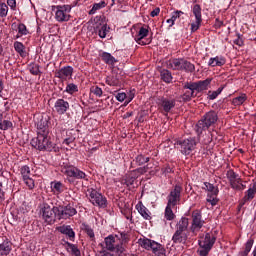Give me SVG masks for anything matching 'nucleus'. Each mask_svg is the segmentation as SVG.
<instances>
[{
	"label": "nucleus",
	"instance_id": "obj_1",
	"mask_svg": "<svg viewBox=\"0 0 256 256\" xmlns=\"http://www.w3.org/2000/svg\"><path fill=\"white\" fill-rule=\"evenodd\" d=\"M212 81L213 78H206L205 80H199L196 82H185L183 85V89L188 90L184 92L181 96L182 101H184V103H189L191 99H195V97H197L195 91L196 93H203V91H207Z\"/></svg>",
	"mask_w": 256,
	"mask_h": 256
},
{
	"label": "nucleus",
	"instance_id": "obj_2",
	"mask_svg": "<svg viewBox=\"0 0 256 256\" xmlns=\"http://www.w3.org/2000/svg\"><path fill=\"white\" fill-rule=\"evenodd\" d=\"M219 121V114L215 110L206 112L202 118L196 123L194 129L196 135H203L204 131H208L210 127H213Z\"/></svg>",
	"mask_w": 256,
	"mask_h": 256
},
{
	"label": "nucleus",
	"instance_id": "obj_3",
	"mask_svg": "<svg viewBox=\"0 0 256 256\" xmlns=\"http://www.w3.org/2000/svg\"><path fill=\"white\" fill-rule=\"evenodd\" d=\"M34 149L52 153H59L61 151V148L56 143L49 141L47 135L42 133H37Z\"/></svg>",
	"mask_w": 256,
	"mask_h": 256
},
{
	"label": "nucleus",
	"instance_id": "obj_4",
	"mask_svg": "<svg viewBox=\"0 0 256 256\" xmlns=\"http://www.w3.org/2000/svg\"><path fill=\"white\" fill-rule=\"evenodd\" d=\"M215 241H217V237H215L211 232H206L201 240H198V245L200 247L198 250V255L208 256L213 249V245H215Z\"/></svg>",
	"mask_w": 256,
	"mask_h": 256
},
{
	"label": "nucleus",
	"instance_id": "obj_5",
	"mask_svg": "<svg viewBox=\"0 0 256 256\" xmlns=\"http://www.w3.org/2000/svg\"><path fill=\"white\" fill-rule=\"evenodd\" d=\"M37 211H39V216L42 217L43 221L48 225H53L55 221H57V212L55 211V206L51 208V206L42 202L39 204Z\"/></svg>",
	"mask_w": 256,
	"mask_h": 256
},
{
	"label": "nucleus",
	"instance_id": "obj_6",
	"mask_svg": "<svg viewBox=\"0 0 256 256\" xmlns=\"http://www.w3.org/2000/svg\"><path fill=\"white\" fill-rule=\"evenodd\" d=\"M176 149H179L182 155H191V152L195 151L197 147V138L188 137L186 139H178L174 143Z\"/></svg>",
	"mask_w": 256,
	"mask_h": 256
},
{
	"label": "nucleus",
	"instance_id": "obj_7",
	"mask_svg": "<svg viewBox=\"0 0 256 256\" xmlns=\"http://www.w3.org/2000/svg\"><path fill=\"white\" fill-rule=\"evenodd\" d=\"M64 169V174L66 175L67 181L68 183H70V185H75L76 179H83L84 181H89V177L87 176V174L81 169H78L76 166L68 165L65 166Z\"/></svg>",
	"mask_w": 256,
	"mask_h": 256
},
{
	"label": "nucleus",
	"instance_id": "obj_8",
	"mask_svg": "<svg viewBox=\"0 0 256 256\" xmlns=\"http://www.w3.org/2000/svg\"><path fill=\"white\" fill-rule=\"evenodd\" d=\"M156 103L158 105L159 111H161L163 115H169V113L175 109L177 100L173 97L160 96L157 98Z\"/></svg>",
	"mask_w": 256,
	"mask_h": 256
},
{
	"label": "nucleus",
	"instance_id": "obj_9",
	"mask_svg": "<svg viewBox=\"0 0 256 256\" xmlns=\"http://www.w3.org/2000/svg\"><path fill=\"white\" fill-rule=\"evenodd\" d=\"M87 193L89 195V201L94 205V207H99V209H107V197L102 195L95 188H88Z\"/></svg>",
	"mask_w": 256,
	"mask_h": 256
},
{
	"label": "nucleus",
	"instance_id": "obj_10",
	"mask_svg": "<svg viewBox=\"0 0 256 256\" xmlns=\"http://www.w3.org/2000/svg\"><path fill=\"white\" fill-rule=\"evenodd\" d=\"M203 185L202 190L207 193V203H210L212 207H215V205L219 203V198H217V195H219V187L211 184L210 182H204Z\"/></svg>",
	"mask_w": 256,
	"mask_h": 256
},
{
	"label": "nucleus",
	"instance_id": "obj_11",
	"mask_svg": "<svg viewBox=\"0 0 256 256\" xmlns=\"http://www.w3.org/2000/svg\"><path fill=\"white\" fill-rule=\"evenodd\" d=\"M71 9L73 7L71 5H57L54 6L53 11L55 12V19L58 23H66L71 19Z\"/></svg>",
	"mask_w": 256,
	"mask_h": 256
},
{
	"label": "nucleus",
	"instance_id": "obj_12",
	"mask_svg": "<svg viewBox=\"0 0 256 256\" xmlns=\"http://www.w3.org/2000/svg\"><path fill=\"white\" fill-rule=\"evenodd\" d=\"M54 211L57 213V219L61 221V219H70V217H74L77 215V209L73 207L71 204L66 206H54Z\"/></svg>",
	"mask_w": 256,
	"mask_h": 256
},
{
	"label": "nucleus",
	"instance_id": "obj_13",
	"mask_svg": "<svg viewBox=\"0 0 256 256\" xmlns=\"http://www.w3.org/2000/svg\"><path fill=\"white\" fill-rule=\"evenodd\" d=\"M181 193H183V186L179 183L173 185L167 196V203L177 206L181 201Z\"/></svg>",
	"mask_w": 256,
	"mask_h": 256
},
{
	"label": "nucleus",
	"instance_id": "obj_14",
	"mask_svg": "<svg viewBox=\"0 0 256 256\" xmlns=\"http://www.w3.org/2000/svg\"><path fill=\"white\" fill-rule=\"evenodd\" d=\"M204 225H205V220H203V213L201 212V210L196 209L192 211V223L190 226V231L192 233L201 231Z\"/></svg>",
	"mask_w": 256,
	"mask_h": 256
},
{
	"label": "nucleus",
	"instance_id": "obj_15",
	"mask_svg": "<svg viewBox=\"0 0 256 256\" xmlns=\"http://www.w3.org/2000/svg\"><path fill=\"white\" fill-rule=\"evenodd\" d=\"M147 27V28H146ZM146 27H141L137 33V35L135 36L134 40L136 41V43L138 45H151L153 38H147L145 39V37L149 36V26ZM145 39V40H143Z\"/></svg>",
	"mask_w": 256,
	"mask_h": 256
},
{
	"label": "nucleus",
	"instance_id": "obj_16",
	"mask_svg": "<svg viewBox=\"0 0 256 256\" xmlns=\"http://www.w3.org/2000/svg\"><path fill=\"white\" fill-rule=\"evenodd\" d=\"M73 67L72 66H64L59 70H56L54 75L57 79H61V81H67V79H71L73 77Z\"/></svg>",
	"mask_w": 256,
	"mask_h": 256
},
{
	"label": "nucleus",
	"instance_id": "obj_17",
	"mask_svg": "<svg viewBox=\"0 0 256 256\" xmlns=\"http://www.w3.org/2000/svg\"><path fill=\"white\" fill-rule=\"evenodd\" d=\"M37 133L49 135V117L40 116L39 121L36 123Z\"/></svg>",
	"mask_w": 256,
	"mask_h": 256
},
{
	"label": "nucleus",
	"instance_id": "obj_18",
	"mask_svg": "<svg viewBox=\"0 0 256 256\" xmlns=\"http://www.w3.org/2000/svg\"><path fill=\"white\" fill-rule=\"evenodd\" d=\"M256 195V181L253 184H250L249 189L245 192L244 197L240 201V207H243L245 203L253 201Z\"/></svg>",
	"mask_w": 256,
	"mask_h": 256
},
{
	"label": "nucleus",
	"instance_id": "obj_19",
	"mask_svg": "<svg viewBox=\"0 0 256 256\" xmlns=\"http://www.w3.org/2000/svg\"><path fill=\"white\" fill-rule=\"evenodd\" d=\"M69 102L63 98L56 100L54 109L58 115H65L66 111H69Z\"/></svg>",
	"mask_w": 256,
	"mask_h": 256
},
{
	"label": "nucleus",
	"instance_id": "obj_20",
	"mask_svg": "<svg viewBox=\"0 0 256 256\" xmlns=\"http://www.w3.org/2000/svg\"><path fill=\"white\" fill-rule=\"evenodd\" d=\"M136 211H138L139 215L145 220V221H151L153 217L151 216V211L149 208H146L143 205L142 201H139L135 206Z\"/></svg>",
	"mask_w": 256,
	"mask_h": 256
},
{
	"label": "nucleus",
	"instance_id": "obj_21",
	"mask_svg": "<svg viewBox=\"0 0 256 256\" xmlns=\"http://www.w3.org/2000/svg\"><path fill=\"white\" fill-rule=\"evenodd\" d=\"M22 179L29 189H33V178H31V169L29 166H23L21 168Z\"/></svg>",
	"mask_w": 256,
	"mask_h": 256
},
{
	"label": "nucleus",
	"instance_id": "obj_22",
	"mask_svg": "<svg viewBox=\"0 0 256 256\" xmlns=\"http://www.w3.org/2000/svg\"><path fill=\"white\" fill-rule=\"evenodd\" d=\"M226 177L230 183V186L232 187V189L235 188V186L238 183H241L242 179L241 176H239V174H237L234 170L230 169L227 171L226 173Z\"/></svg>",
	"mask_w": 256,
	"mask_h": 256
},
{
	"label": "nucleus",
	"instance_id": "obj_23",
	"mask_svg": "<svg viewBox=\"0 0 256 256\" xmlns=\"http://www.w3.org/2000/svg\"><path fill=\"white\" fill-rule=\"evenodd\" d=\"M139 179V175L133 174V171L126 173L120 180L121 185H126L127 187H131Z\"/></svg>",
	"mask_w": 256,
	"mask_h": 256
},
{
	"label": "nucleus",
	"instance_id": "obj_24",
	"mask_svg": "<svg viewBox=\"0 0 256 256\" xmlns=\"http://www.w3.org/2000/svg\"><path fill=\"white\" fill-rule=\"evenodd\" d=\"M188 235L184 230H179L176 229V231L174 232L173 236H172V241L175 244H179V243H187V239H188Z\"/></svg>",
	"mask_w": 256,
	"mask_h": 256
},
{
	"label": "nucleus",
	"instance_id": "obj_25",
	"mask_svg": "<svg viewBox=\"0 0 256 256\" xmlns=\"http://www.w3.org/2000/svg\"><path fill=\"white\" fill-rule=\"evenodd\" d=\"M11 245L12 243L7 239V237L2 238V241H0V255H9L11 253Z\"/></svg>",
	"mask_w": 256,
	"mask_h": 256
},
{
	"label": "nucleus",
	"instance_id": "obj_26",
	"mask_svg": "<svg viewBox=\"0 0 256 256\" xmlns=\"http://www.w3.org/2000/svg\"><path fill=\"white\" fill-rule=\"evenodd\" d=\"M138 243L140 247L146 249V251H153V249L157 246V242L149 238H140Z\"/></svg>",
	"mask_w": 256,
	"mask_h": 256
},
{
	"label": "nucleus",
	"instance_id": "obj_27",
	"mask_svg": "<svg viewBox=\"0 0 256 256\" xmlns=\"http://www.w3.org/2000/svg\"><path fill=\"white\" fill-rule=\"evenodd\" d=\"M183 67V58H173L167 62V68L173 71H181Z\"/></svg>",
	"mask_w": 256,
	"mask_h": 256
},
{
	"label": "nucleus",
	"instance_id": "obj_28",
	"mask_svg": "<svg viewBox=\"0 0 256 256\" xmlns=\"http://www.w3.org/2000/svg\"><path fill=\"white\" fill-rule=\"evenodd\" d=\"M117 239V235H114V234H110L108 235L107 237L104 238V243H105V249L107 251H110V252H113L115 251V243H116V240Z\"/></svg>",
	"mask_w": 256,
	"mask_h": 256
},
{
	"label": "nucleus",
	"instance_id": "obj_29",
	"mask_svg": "<svg viewBox=\"0 0 256 256\" xmlns=\"http://www.w3.org/2000/svg\"><path fill=\"white\" fill-rule=\"evenodd\" d=\"M64 242V247L68 253H71L73 256H81V250H79V247H77L76 244H72L69 241L62 240Z\"/></svg>",
	"mask_w": 256,
	"mask_h": 256
},
{
	"label": "nucleus",
	"instance_id": "obj_30",
	"mask_svg": "<svg viewBox=\"0 0 256 256\" xmlns=\"http://www.w3.org/2000/svg\"><path fill=\"white\" fill-rule=\"evenodd\" d=\"M109 27L107 26V24H96L94 26V31L95 33H98V36L100 37V39H105V37H107V33H109Z\"/></svg>",
	"mask_w": 256,
	"mask_h": 256
},
{
	"label": "nucleus",
	"instance_id": "obj_31",
	"mask_svg": "<svg viewBox=\"0 0 256 256\" xmlns=\"http://www.w3.org/2000/svg\"><path fill=\"white\" fill-rule=\"evenodd\" d=\"M227 63V59L224 56H216L214 58H210L208 62L209 67H223Z\"/></svg>",
	"mask_w": 256,
	"mask_h": 256
},
{
	"label": "nucleus",
	"instance_id": "obj_32",
	"mask_svg": "<svg viewBox=\"0 0 256 256\" xmlns=\"http://www.w3.org/2000/svg\"><path fill=\"white\" fill-rule=\"evenodd\" d=\"M151 161V157L145 156L144 154H138L136 157L133 159V162L138 166V167H143L145 166L146 163H149Z\"/></svg>",
	"mask_w": 256,
	"mask_h": 256
},
{
	"label": "nucleus",
	"instance_id": "obj_33",
	"mask_svg": "<svg viewBox=\"0 0 256 256\" xmlns=\"http://www.w3.org/2000/svg\"><path fill=\"white\" fill-rule=\"evenodd\" d=\"M197 138L200 141L201 145H211L213 143V134L211 132L200 134Z\"/></svg>",
	"mask_w": 256,
	"mask_h": 256
},
{
	"label": "nucleus",
	"instance_id": "obj_34",
	"mask_svg": "<svg viewBox=\"0 0 256 256\" xmlns=\"http://www.w3.org/2000/svg\"><path fill=\"white\" fill-rule=\"evenodd\" d=\"M173 207H176V206L167 203V206L164 212V219H166V221H173L177 217L175 213H173Z\"/></svg>",
	"mask_w": 256,
	"mask_h": 256
},
{
	"label": "nucleus",
	"instance_id": "obj_35",
	"mask_svg": "<svg viewBox=\"0 0 256 256\" xmlns=\"http://www.w3.org/2000/svg\"><path fill=\"white\" fill-rule=\"evenodd\" d=\"M160 79L164 83H173V74L168 69L160 70Z\"/></svg>",
	"mask_w": 256,
	"mask_h": 256
},
{
	"label": "nucleus",
	"instance_id": "obj_36",
	"mask_svg": "<svg viewBox=\"0 0 256 256\" xmlns=\"http://www.w3.org/2000/svg\"><path fill=\"white\" fill-rule=\"evenodd\" d=\"M81 231L86 233V235L91 239V241H95V231H93V228L87 223H82L80 227Z\"/></svg>",
	"mask_w": 256,
	"mask_h": 256
},
{
	"label": "nucleus",
	"instance_id": "obj_37",
	"mask_svg": "<svg viewBox=\"0 0 256 256\" xmlns=\"http://www.w3.org/2000/svg\"><path fill=\"white\" fill-rule=\"evenodd\" d=\"M51 189L56 195H61L65 191V185L61 181L51 182Z\"/></svg>",
	"mask_w": 256,
	"mask_h": 256
},
{
	"label": "nucleus",
	"instance_id": "obj_38",
	"mask_svg": "<svg viewBox=\"0 0 256 256\" xmlns=\"http://www.w3.org/2000/svg\"><path fill=\"white\" fill-rule=\"evenodd\" d=\"M176 229L180 231H187L189 229V218L183 216L180 218V220L176 223Z\"/></svg>",
	"mask_w": 256,
	"mask_h": 256
},
{
	"label": "nucleus",
	"instance_id": "obj_39",
	"mask_svg": "<svg viewBox=\"0 0 256 256\" xmlns=\"http://www.w3.org/2000/svg\"><path fill=\"white\" fill-rule=\"evenodd\" d=\"M100 57L102 61L106 63V65H115V63H117V59H115V57H113L111 53L103 52L102 54H100Z\"/></svg>",
	"mask_w": 256,
	"mask_h": 256
},
{
	"label": "nucleus",
	"instance_id": "obj_40",
	"mask_svg": "<svg viewBox=\"0 0 256 256\" xmlns=\"http://www.w3.org/2000/svg\"><path fill=\"white\" fill-rule=\"evenodd\" d=\"M60 233H62V235H67V237H69L70 241H74L75 239V231H73V228H71V226H62L60 228Z\"/></svg>",
	"mask_w": 256,
	"mask_h": 256
},
{
	"label": "nucleus",
	"instance_id": "obj_41",
	"mask_svg": "<svg viewBox=\"0 0 256 256\" xmlns=\"http://www.w3.org/2000/svg\"><path fill=\"white\" fill-rule=\"evenodd\" d=\"M181 71H184L185 73H195V64L183 59Z\"/></svg>",
	"mask_w": 256,
	"mask_h": 256
},
{
	"label": "nucleus",
	"instance_id": "obj_42",
	"mask_svg": "<svg viewBox=\"0 0 256 256\" xmlns=\"http://www.w3.org/2000/svg\"><path fill=\"white\" fill-rule=\"evenodd\" d=\"M245 101H247V94L242 93L240 96L232 99V105H234V107H241Z\"/></svg>",
	"mask_w": 256,
	"mask_h": 256
},
{
	"label": "nucleus",
	"instance_id": "obj_43",
	"mask_svg": "<svg viewBox=\"0 0 256 256\" xmlns=\"http://www.w3.org/2000/svg\"><path fill=\"white\" fill-rule=\"evenodd\" d=\"M201 11H202L201 5L194 4L192 6V13H193L196 21H203V15H202Z\"/></svg>",
	"mask_w": 256,
	"mask_h": 256
},
{
	"label": "nucleus",
	"instance_id": "obj_44",
	"mask_svg": "<svg viewBox=\"0 0 256 256\" xmlns=\"http://www.w3.org/2000/svg\"><path fill=\"white\" fill-rule=\"evenodd\" d=\"M105 7H107V3L104 0L99 3H94L92 9L89 11V15H95L97 11L105 9Z\"/></svg>",
	"mask_w": 256,
	"mask_h": 256
},
{
	"label": "nucleus",
	"instance_id": "obj_45",
	"mask_svg": "<svg viewBox=\"0 0 256 256\" xmlns=\"http://www.w3.org/2000/svg\"><path fill=\"white\" fill-rule=\"evenodd\" d=\"M152 252L156 256H167V250H165V247H163V245L159 244L158 242H156V246H154Z\"/></svg>",
	"mask_w": 256,
	"mask_h": 256
},
{
	"label": "nucleus",
	"instance_id": "obj_46",
	"mask_svg": "<svg viewBox=\"0 0 256 256\" xmlns=\"http://www.w3.org/2000/svg\"><path fill=\"white\" fill-rule=\"evenodd\" d=\"M149 169H153V167H151V164H146L142 167L132 170V173L138 175L139 177L140 175H145V173H147Z\"/></svg>",
	"mask_w": 256,
	"mask_h": 256
},
{
	"label": "nucleus",
	"instance_id": "obj_47",
	"mask_svg": "<svg viewBox=\"0 0 256 256\" xmlns=\"http://www.w3.org/2000/svg\"><path fill=\"white\" fill-rule=\"evenodd\" d=\"M223 89H225V85L220 86L216 91H208V97L209 101H214L216 97H219L221 93H223Z\"/></svg>",
	"mask_w": 256,
	"mask_h": 256
},
{
	"label": "nucleus",
	"instance_id": "obj_48",
	"mask_svg": "<svg viewBox=\"0 0 256 256\" xmlns=\"http://www.w3.org/2000/svg\"><path fill=\"white\" fill-rule=\"evenodd\" d=\"M254 244H255V238L250 237L244 244V250L241 252L246 255H249V253H251V249H253Z\"/></svg>",
	"mask_w": 256,
	"mask_h": 256
},
{
	"label": "nucleus",
	"instance_id": "obj_49",
	"mask_svg": "<svg viewBox=\"0 0 256 256\" xmlns=\"http://www.w3.org/2000/svg\"><path fill=\"white\" fill-rule=\"evenodd\" d=\"M161 173H162V175H165V177H167V175H169L171 173H175V166H173L171 164H165L161 168Z\"/></svg>",
	"mask_w": 256,
	"mask_h": 256
},
{
	"label": "nucleus",
	"instance_id": "obj_50",
	"mask_svg": "<svg viewBox=\"0 0 256 256\" xmlns=\"http://www.w3.org/2000/svg\"><path fill=\"white\" fill-rule=\"evenodd\" d=\"M126 251L127 250L125 249V246H123V243H119L114 246V253L118 256H127V254H125Z\"/></svg>",
	"mask_w": 256,
	"mask_h": 256
},
{
	"label": "nucleus",
	"instance_id": "obj_51",
	"mask_svg": "<svg viewBox=\"0 0 256 256\" xmlns=\"http://www.w3.org/2000/svg\"><path fill=\"white\" fill-rule=\"evenodd\" d=\"M65 92L68 93L69 95H74V93L79 92V86H77V84H74V83H69L66 86Z\"/></svg>",
	"mask_w": 256,
	"mask_h": 256
},
{
	"label": "nucleus",
	"instance_id": "obj_52",
	"mask_svg": "<svg viewBox=\"0 0 256 256\" xmlns=\"http://www.w3.org/2000/svg\"><path fill=\"white\" fill-rule=\"evenodd\" d=\"M106 85H109L110 87H117V85H119V79L117 76H108L106 78Z\"/></svg>",
	"mask_w": 256,
	"mask_h": 256
},
{
	"label": "nucleus",
	"instance_id": "obj_53",
	"mask_svg": "<svg viewBox=\"0 0 256 256\" xmlns=\"http://www.w3.org/2000/svg\"><path fill=\"white\" fill-rule=\"evenodd\" d=\"M233 43H234V45H237L238 47H244L245 40H243V34L237 32L236 39L233 40Z\"/></svg>",
	"mask_w": 256,
	"mask_h": 256
},
{
	"label": "nucleus",
	"instance_id": "obj_54",
	"mask_svg": "<svg viewBox=\"0 0 256 256\" xmlns=\"http://www.w3.org/2000/svg\"><path fill=\"white\" fill-rule=\"evenodd\" d=\"M90 93H93L96 97H103V89L99 86H92L90 88Z\"/></svg>",
	"mask_w": 256,
	"mask_h": 256
},
{
	"label": "nucleus",
	"instance_id": "obj_55",
	"mask_svg": "<svg viewBox=\"0 0 256 256\" xmlns=\"http://www.w3.org/2000/svg\"><path fill=\"white\" fill-rule=\"evenodd\" d=\"M14 49H15V51H17V53H19V55H21V57H23V55H25V51H23V49H25V46H23V43L15 42Z\"/></svg>",
	"mask_w": 256,
	"mask_h": 256
},
{
	"label": "nucleus",
	"instance_id": "obj_56",
	"mask_svg": "<svg viewBox=\"0 0 256 256\" xmlns=\"http://www.w3.org/2000/svg\"><path fill=\"white\" fill-rule=\"evenodd\" d=\"M11 127H13V122L9 121V120H2L1 124H0V129L2 131H7V129H11Z\"/></svg>",
	"mask_w": 256,
	"mask_h": 256
},
{
	"label": "nucleus",
	"instance_id": "obj_57",
	"mask_svg": "<svg viewBox=\"0 0 256 256\" xmlns=\"http://www.w3.org/2000/svg\"><path fill=\"white\" fill-rule=\"evenodd\" d=\"M8 12H9V7L7 6V4L1 2L0 3V17H5Z\"/></svg>",
	"mask_w": 256,
	"mask_h": 256
},
{
	"label": "nucleus",
	"instance_id": "obj_58",
	"mask_svg": "<svg viewBox=\"0 0 256 256\" xmlns=\"http://www.w3.org/2000/svg\"><path fill=\"white\" fill-rule=\"evenodd\" d=\"M201 23H203V20H196L194 23L191 24V33H195L199 31L201 27Z\"/></svg>",
	"mask_w": 256,
	"mask_h": 256
},
{
	"label": "nucleus",
	"instance_id": "obj_59",
	"mask_svg": "<svg viewBox=\"0 0 256 256\" xmlns=\"http://www.w3.org/2000/svg\"><path fill=\"white\" fill-rule=\"evenodd\" d=\"M181 15H185V13L181 10H176V11L172 12L170 19H172V21H174V23H175V21H177V19H179L181 17Z\"/></svg>",
	"mask_w": 256,
	"mask_h": 256
},
{
	"label": "nucleus",
	"instance_id": "obj_60",
	"mask_svg": "<svg viewBox=\"0 0 256 256\" xmlns=\"http://www.w3.org/2000/svg\"><path fill=\"white\" fill-rule=\"evenodd\" d=\"M116 99L120 102L123 103V101H125V99H127V93L125 92H119L116 94Z\"/></svg>",
	"mask_w": 256,
	"mask_h": 256
},
{
	"label": "nucleus",
	"instance_id": "obj_61",
	"mask_svg": "<svg viewBox=\"0 0 256 256\" xmlns=\"http://www.w3.org/2000/svg\"><path fill=\"white\" fill-rule=\"evenodd\" d=\"M18 33L19 35H27V26H25V24H19Z\"/></svg>",
	"mask_w": 256,
	"mask_h": 256
},
{
	"label": "nucleus",
	"instance_id": "obj_62",
	"mask_svg": "<svg viewBox=\"0 0 256 256\" xmlns=\"http://www.w3.org/2000/svg\"><path fill=\"white\" fill-rule=\"evenodd\" d=\"M223 25H225V23L223 21L219 20V18H216L213 27H214V29H221L223 27Z\"/></svg>",
	"mask_w": 256,
	"mask_h": 256
},
{
	"label": "nucleus",
	"instance_id": "obj_63",
	"mask_svg": "<svg viewBox=\"0 0 256 256\" xmlns=\"http://www.w3.org/2000/svg\"><path fill=\"white\" fill-rule=\"evenodd\" d=\"M99 256H117L116 254H113L111 251L107 250H102L99 251Z\"/></svg>",
	"mask_w": 256,
	"mask_h": 256
},
{
	"label": "nucleus",
	"instance_id": "obj_64",
	"mask_svg": "<svg viewBox=\"0 0 256 256\" xmlns=\"http://www.w3.org/2000/svg\"><path fill=\"white\" fill-rule=\"evenodd\" d=\"M63 145H69L70 143H75V136H70V138H64Z\"/></svg>",
	"mask_w": 256,
	"mask_h": 256
}]
</instances>
